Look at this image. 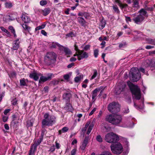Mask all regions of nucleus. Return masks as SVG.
I'll return each instance as SVG.
<instances>
[{
  "label": "nucleus",
  "instance_id": "nucleus-42",
  "mask_svg": "<svg viewBox=\"0 0 155 155\" xmlns=\"http://www.w3.org/2000/svg\"><path fill=\"white\" fill-rule=\"evenodd\" d=\"M138 2L137 0H134L133 5V7H138Z\"/></svg>",
  "mask_w": 155,
  "mask_h": 155
},
{
  "label": "nucleus",
  "instance_id": "nucleus-26",
  "mask_svg": "<svg viewBox=\"0 0 155 155\" xmlns=\"http://www.w3.org/2000/svg\"><path fill=\"white\" fill-rule=\"evenodd\" d=\"M151 61L148 59L144 61L142 65L146 67H148L151 65Z\"/></svg>",
  "mask_w": 155,
  "mask_h": 155
},
{
  "label": "nucleus",
  "instance_id": "nucleus-8",
  "mask_svg": "<svg viewBox=\"0 0 155 155\" xmlns=\"http://www.w3.org/2000/svg\"><path fill=\"white\" fill-rule=\"evenodd\" d=\"M107 108L108 110L112 113H116L120 110L119 105L114 102L110 103L108 106Z\"/></svg>",
  "mask_w": 155,
  "mask_h": 155
},
{
  "label": "nucleus",
  "instance_id": "nucleus-64",
  "mask_svg": "<svg viewBox=\"0 0 155 155\" xmlns=\"http://www.w3.org/2000/svg\"><path fill=\"white\" fill-rule=\"evenodd\" d=\"M8 119V117L6 116H4L3 117L2 120L4 122L7 121Z\"/></svg>",
  "mask_w": 155,
  "mask_h": 155
},
{
  "label": "nucleus",
  "instance_id": "nucleus-11",
  "mask_svg": "<svg viewBox=\"0 0 155 155\" xmlns=\"http://www.w3.org/2000/svg\"><path fill=\"white\" fill-rule=\"evenodd\" d=\"M20 43L19 38H17L12 43V47L11 48L12 50V51L17 50L19 47Z\"/></svg>",
  "mask_w": 155,
  "mask_h": 155
},
{
  "label": "nucleus",
  "instance_id": "nucleus-3",
  "mask_svg": "<svg viewBox=\"0 0 155 155\" xmlns=\"http://www.w3.org/2000/svg\"><path fill=\"white\" fill-rule=\"evenodd\" d=\"M122 119L121 116L119 115L110 114L107 115L105 117L106 121L114 125H117L120 124Z\"/></svg>",
  "mask_w": 155,
  "mask_h": 155
},
{
  "label": "nucleus",
  "instance_id": "nucleus-49",
  "mask_svg": "<svg viewBox=\"0 0 155 155\" xmlns=\"http://www.w3.org/2000/svg\"><path fill=\"white\" fill-rule=\"evenodd\" d=\"M64 79L66 80H68L70 78V76L68 74H65L63 76Z\"/></svg>",
  "mask_w": 155,
  "mask_h": 155
},
{
  "label": "nucleus",
  "instance_id": "nucleus-37",
  "mask_svg": "<svg viewBox=\"0 0 155 155\" xmlns=\"http://www.w3.org/2000/svg\"><path fill=\"white\" fill-rule=\"evenodd\" d=\"M46 25L45 24H42L41 26H39L36 27L35 29V31H38L39 30L43 29L45 28Z\"/></svg>",
  "mask_w": 155,
  "mask_h": 155
},
{
  "label": "nucleus",
  "instance_id": "nucleus-28",
  "mask_svg": "<svg viewBox=\"0 0 155 155\" xmlns=\"http://www.w3.org/2000/svg\"><path fill=\"white\" fill-rule=\"evenodd\" d=\"M106 24L105 21L104 20H102L100 24L99 25V28L101 29H103L105 26Z\"/></svg>",
  "mask_w": 155,
  "mask_h": 155
},
{
  "label": "nucleus",
  "instance_id": "nucleus-44",
  "mask_svg": "<svg viewBox=\"0 0 155 155\" xmlns=\"http://www.w3.org/2000/svg\"><path fill=\"white\" fill-rule=\"evenodd\" d=\"M40 5L41 6H44L47 4V2L45 0L41 1L40 2Z\"/></svg>",
  "mask_w": 155,
  "mask_h": 155
},
{
  "label": "nucleus",
  "instance_id": "nucleus-1",
  "mask_svg": "<svg viewBox=\"0 0 155 155\" xmlns=\"http://www.w3.org/2000/svg\"><path fill=\"white\" fill-rule=\"evenodd\" d=\"M44 119L41 121L42 128H45L46 127L52 126L55 122L56 118L53 115L50 116L48 113H45L44 115Z\"/></svg>",
  "mask_w": 155,
  "mask_h": 155
},
{
  "label": "nucleus",
  "instance_id": "nucleus-52",
  "mask_svg": "<svg viewBox=\"0 0 155 155\" xmlns=\"http://www.w3.org/2000/svg\"><path fill=\"white\" fill-rule=\"evenodd\" d=\"M7 8H11L12 7V5L11 3H7L5 4Z\"/></svg>",
  "mask_w": 155,
  "mask_h": 155
},
{
  "label": "nucleus",
  "instance_id": "nucleus-54",
  "mask_svg": "<svg viewBox=\"0 0 155 155\" xmlns=\"http://www.w3.org/2000/svg\"><path fill=\"white\" fill-rule=\"evenodd\" d=\"M90 46L89 45H85L83 49L85 51H87L90 49Z\"/></svg>",
  "mask_w": 155,
  "mask_h": 155
},
{
  "label": "nucleus",
  "instance_id": "nucleus-10",
  "mask_svg": "<svg viewBox=\"0 0 155 155\" xmlns=\"http://www.w3.org/2000/svg\"><path fill=\"white\" fill-rule=\"evenodd\" d=\"M72 95L70 91H66L63 94L62 98L66 102H69Z\"/></svg>",
  "mask_w": 155,
  "mask_h": 155
},
{
  "label": "nucleus",
  "instance_id": "nucleus-2",
  "mask_svg": "<svg viewBox=\"0 0 155 155\" xmlns=\"http://www.w3.org/2000/svg\"><path fill=\"white\" fill-rule=\"evenodd\" d=\"M57 57V54L54 52H48L44 56V62L48 66L54 64L56 61Z\"/></svg>",
  "mask_w": 155,
  "mask_h": 155
},
{
  "label": "nucleus",
  "instance_id": "nucleus-46",
  "mask_svg": "<svg viewBox=\"0 0 155 155\" xmlns=\"http://www.w3.org/2000/svg\"><path fill=\"white\" fill-rule=\"evenodd\" d=\"M125 20L127 23H128L129 22L131 21V19L129 17L126 16H125Z\"/></svg>",
  "mask_w": 155,
  "mask_h": 155
},
{
  "label": "nucleus",
  "instance_id": "nucleus-38",
  "mask_svg": "<svg viewBox=\"0 0 155 155\" xmlns=\"http://www.w3.org/2000/svg\"><path fill=\"white\" fill-rule=\"evenodd\" d=\"M94 125L92 124H91L89 127L87 134L88 135L91 132V131L92 128H93Z\"/></svg>",
  "mask_w": 155,
  "mask_h": 155
},
{
  "label": "nucleus",
  "instance_id": "nucleus-30",
  "mask_svg": "<svg viewBox=\"0 0 155 155\" xmlns=\"http://www.w3.org/2000/svg\"><path fill=\"white\" fill-rule=\"evenodd\" d=\"M112 8L114 10V12L117 14H120V11L117 5H113L112 6Z\"/></svg>",
  "mask_w": 155,
  "mask_h": 155
},
{
  "label": "nucleus",
  "instance_id": "nucleus-5",
  "mask_svg": "<svg viewBox=\"0 0 155 155\" xmlns=\"http://www.w3.org/2000/svg\"><path fill=\"white\" fill-rule=\"evenodd\" d=\"M129 76L133 82H136L139 80L141 77V74L138 68H131L129 73Z\"/></svg>",
  "mask_w": 155,
  "mask_h": 155
},
{
  "label": "nucleus",
  "instance_id": "nucleus-24",
  "mask_svg": "<svg viewBox=\"0 0 155 155\" xmlns=\"http://www.w3.org/2000/svg\"><path fill=\"white\" fill-rule=\"evenodd\" d=\"M100 88H97L95 89L92 92V99H94L97 95V93L101 90Z\"/></svg>",
  "mask_w": 155,
  "mask_h": 155
},
{
  "label": "nucleus",
  "instance_id": "nucleus-58",
  "mask_svg": "<svg viewBox=\"0 0 155 155\" xmlns=\"http://www.w3.org/2000/svg\"><path fill=\"white\" fill-rule=\"evenodd\" d=\"M76 149H73L71 151V155H75L76 153Z\"/></svg>",
  "mask_w": 155,
  "mask_h": 155
},
{
  "label": "nucleus",
  "instance_id": "nucleus-23",
  "mask_svg": "<svg viewBox=\"0 0 155 155\" xmlns=\"http://www.w3.org/2000/svg\"><path fill=\"white\" fill-rule=\"evenodd\" d=\"M21 18L25 23L29 22L30 20V18L27 15L25 14L22 15Z\"/></svg>",
  "mask_w": 155,
  "mask_h": 155
},
{
  "label": "nucleus",
  "instance_id": "nucleus-45",
  "mask_svg": "<svg viewBox=\"0 0 155 155\" xmlns=\"http://www.w3.org/2000/svg\"><path fill=\"white\" fill-rule=\"evenodd\" d=\"M98 54V50L96 49L94 50V55L95 58L97 57Z\"/></svg>",
  "mask_w": 155,
  "mask_h": 155
},
{
  "label": "nucleus",
  "instance_id": "nucleus-62",
  "mask_svg": "<svg viewBox=\"0 0 155 155\" xmlns=\"http://www.w3.org/2000/svg\"><path fill=\"white\" fill-rule=\"evenodd\" d=\"M114 2L118 4V5L119 6H120L121 4L122 3L119 0H115Z\"/></svg>",
  "mask_w": 155,
  "mask_h": 155
},
{
  "label": "nucleus",
  "instance_id": "nucleus-61",
  "mask_svg": "<svg viewBox=\"0 0 155 155\" xmlns=\"http://www.w3.org/2000/svg\"><path fill=\"white\" fill-rule=\"evenodd\" d=\"M11 110L10 109H7L5 110L4 112V113L5 115H6Z\"/></svg>",
  "mask_w": 155,
  "mask_h": 155
},
{
  "label": "nucleus",
  "instance_id": "nucleus-13",
  "mask_svg": "<svg viewBox=\"0 0 155 155\" xmlns=\"http://www.w3.org/2000/svg\"><path fill=\"white\" fill-rule=\"evenodd\" d=\"M144 19L143 17L138 15L136 17L133 18V20L135 23L137 24H140Z\"/></svg>",
  "mask_w": 155,
  "mask_h": 155
},
{
  "label": "nucleus",
  "instance_id": "nucleus-15",
  "mask_svg": "<svg viewBox=\"0 0 155 155\" xmlns=\"http://www.w3.org/2000/svg\"><path fill=\"white\" fill-rule=\"evenodd\" d=\"M53 74L51 73L48 74L47 77L41 76L40 77L39 80V82H44L48 80H50L52 78Z\"/></svg>",
  "mask_w": 155,
  "mask_h": 155
},
{
  "label": "nucleus",
  "instance_id": "nucleus-32",
  "mask_svg": "<svg viewBox=\"0 0 155 155\" xmlns=\"http://www.w3.org/2000/svg\"><path fill=\"white\" fill-rule=\"evenodd\" d=\"M146 41L148 44L155 45V40L149 38L146 39Z\"/></svg>",
  "mask_w": 155,
  "mask_h": 155
},
{
  "label": "nucleus",
  "instance_id": "nucleus-12",
  "mask_svg": "<svg viewBox=\"0 0 155 155\" xmlns=\"http://www.w3.org/2000/svg\"><path fill=\"white\" fill-rule=\"evenodd\" d=\"M88 53L84 51L81 50L78 52V60L79 61L84 58H86L88 57Z\"/></svg>",
  "mask_w": 155,
  "mask_h": 155
},
{
  "label": "nucleus",
  "instance_id": "nucleus-22",
  "mask_svg": "<svg viewBox=\"0 0 155 155\" xmlns=\"http://www.w3.org/2000/svg\"><path fill=\"white\" fill-rule=\"evenodd\" d=\"M62 46L58 42H53L51 44L50 48H55L58 47L59 48V50H60L61 49Z\"/></svg>",
  "mask_w": 155,
  "mask_h": 155
},
{
  "label": "nucleus",
  "instance_id": "nucleus-51",
  "mask_svg": "<svg viewBox=\"0 0 155 155\" xmlns=\"http://www.w3.org/2000/svg\"><path fill=\"white\" fill-rule=\"evenodd\" d=\"M128 6V5L127 4H123L122 3L121 4V5L119 7H120L121 9H123V8L126 7Z\"/></svg>",
  "mask_w": 155,
  "mask_h": 155
},
{
  "label": "nucleus",
  "instance_id": "nucleus-6",
  "mask_svg": "<svg viewBox=\"0 0 155 155\" xmlns=\"http://www.w3.org/2000/svg\"><path fill=\"white\" fill-rule=\"evenodd\" d=\"M104 139L107 142L110 143H116L119 140L118 135L113 132H110L106 134Z\"/></svg>",
  "mask_w": 155,
  "mask_h": 155
},
{
  "label": "nucleus",
  "instance_id": "nucleus-33",
  "mask_svg": "<svg viewBox=\"0 0 155 155\" xmlns=\"http://www.w3.org/2000/svg\"><path fill=\"white\" fill-rule=\"evenodd\" d=\"M23 28L26 31L29 32L31 28L26 24H23L22 25Z\"/></svg>",
  "mask_w": 155,
  "mask_h": 155
},
{
  "label": "nucleus",
  "instance_id": "nucleus-17",
  "mask_svg": "<svg viewBox=\"0 0 155 155\" xmlns=\"http://www.w3.org/2000/svg\"><path fill=\"white\" fill-rule=\"evenodd\" d=\"M60 50L61 51H63L66 55H70L72 54L71 51L69 48L63 46H62L61 49H60Z\"/></svg>",
  "mask_w": 155,
  "mask_h": 155
},
{
  "label": "nucleus",
  "instance_id": "nucleus-56",
  "mask_svg": "<svg viewBox=\"0 0 155 155\" xmlns=\"http://www.w3.org/2000/svg\"><path fill=\"white\" fill-rule=\"evenodd\" d=\"M55 150V147L53 145L51 147L49 151L51 152H53Z\"/></svg>",
  "mask_w": 155,
  "mask_h": 155
},
{
  "label": "nucleus",
  "instance_id": "nucleus-20",
  "mask_svg": "<svg viewBox=\"0 0 155 155\" xmlns=\"http://www.w3.org/2000/svg\"><path fill=\"white\" fill-rule=\"evenodd\" d=\"M68 102H67L66 103V105L64 108L65 110L68 111L72 112L74 110L71 104Z\"/></svg>",
  "mask_w": 155,
  "mask_h": 155
},
{
  "label": "nucleus",
  "instance_id": "nucleus-29",
  "mask_svg": "<svg viewBox=\"0 0 155 155\" xmlns=\"http://www.w3.org/2000/svg\"><path fill=\"white\" fill-rule=\"evenodd\" d=\"M20 84L21 86H27V84L25 81L24 78H22L20 80Z\"/></svg>",
  "mask_w": 155,
  "mask_h": 155
},
{
  "label": "nucleus",
  "instance_id": "nucleus-60",
  "mask_svg": "<svg viewBox=\"0 0 155 155\" xmlns=\"http://www.w3.org/2000/svg\"><path fill=\"white\" fill-rule=\"evenodd\" d=\"M105 44H106L105 41H102V43L101 44V45H102V46L101 47V48H104V46H105Z\"/></svg>",
  "mask_w": 155,
  "mask_h": 155
},
{
  "label": "nucleus",
  "instance_id": "nucleus-59",
  "mask_svg": "<svg viewBox=\"0 0 155 155\" xmlns=\"http://www.w3.org/2000/svg\"><path fill=\"white\" fill-rule=\"evenodd\" d=\"M90 124V122H88L86 123V124L85 125L84 128V131L86 130L87 128L89 126Z\"/></svg>",
  "mask_w": 155,
  "mask_h": 155
},
{
  "label": "nucleus",
  "instance_id": "nucleus-63",
  "mask_svg": "<svg viewBox=\"0 0 155 155\" xmlns=\"http://www.w3.org/2000/svg\"><path fill=\"white\" fill-rule=\"evenodd\" d=\"M138 71H139V72L141 71V72L145 74V69L143 68H139V69H138Z\"/></svg>",
  "mask_w": 155,
  "mask_h": 155
},
{
  "label": "nucleus",
  "instance_id": "nucleus-14",
  "mask_svg": "<svg viewBox=\"0 0 155 155\" xmlns=\"http://www.w3.org/2000/svg\"><path fill=\"white\" fill-rule=\"evenodd\" d=\"M41 75L40 73L34 72L30 74L29 77L31 78H33L35 81H37Z\"/></svg>",
  "mask_w": 155,
  "mask_h": 155
},
{
  "label": "nucleus",
  "instance_id": "nucleus-7",
  "mask_svg": "<svg viewBox=\"0 0 155 155\" xmlns=\"http://www.w3.org/2000/svg\"><path fill=\"white\" fill-rule=\"evenodd\" d=\"M110 148L112 153L117 154H120L123 151L122 146L119 143L115 144H112L110 146Z\"/></svg>",
  "mask_w": 155,
  "mask_h": 155
},
{
  "label": "nucleus",
  "instance_id": "nucleus-50",
  "mask_svg": "<svg viewBox=\"0 0 155 155\" xmlns=\"http://www.w3.org/2000/svg\"><path fill=\"white\" fill-rule=\"evenodd\" d=\"M8 29L11 30L12 33H14V32L15 31V29L12 26H10L8 27Z\"/></svg>",
  "mask_w": 155,
  "mask_h": 155
},
{
  "label": "nucleus",
  "instance_id": "nucleus-47",
  "mask_svg": "<svg viewBox=\"0 0 155 155\" xmlns=\"http://www.w3.org/2000/svg\"><path fill=\"white\" fill-rule=\"evenodd\" d=\"M100 155H112L110 152L108 151H105L103 152Z\"/></svg>",
  "mask_w": 155,
  "mask_h": 155
},
{
  "label": "nucleus",
  "instance_id": "nucleus-48",
  "mask_svg": "<svg viewBox=\"0 0 155 155\" xmlns=\"http://www.w3.org/2000/svg\"><path fill=\"white\" fill-rule=\"evenodd\" d=\"M84 16L86 19L88 18L90 16V14L87 12H84Z\"/></svg>",
  "mask_w": 155,
  "mask_h": 155
},
{
  "label": "nucleus",
  "instance_id": "nucleus-4",
  "mask_svg": "<svg viewBox=\"0 0 155 155\" xmlns=\"http://www.w3.org/2000/svg\"><path fill=\"white\" fill-rule=\"evenodd\" d=\"M127 84L129 87L134 97L137 100H139L141 98V93L140 88L136 85H134L129 81L127 82Z\"/></svg>",
  "mask_w": 155,
  "mask_h": 155
},
{
  "label": "nucleus",
  "instance_id": "nucleus-27",
  "mask_svg": "<svg viewBox=\"0 0 155 155\" xmlns=\"http://www.w3.org/2000/svg\"><path fill=\"white\" fill-rule=\"evenodd\" d=\"M37 145L34 144L31 147L29 150L30 153H33L36 150L37 147Z\"/></svg>",
  "mask_w": 155,
  "mask_h": 155
},
{
  "label": "nucleus",
  "instance_id": "nucleus-39",
  "mask_svg": "<svg viewBox=\"0 0 155 155\" xmlns=\"http://www.w3.org/2000/svg\"><path fill=\"white\" fill-rule=\"evenodd\" d=\"M42 140H43L42 138H39L37 141H35V142L34 144L37 145V146L38 145L40 144Z\"/></svg>",
  "mask_w": 155,
  "mask_h": 155
},
{
  "label": "nucleus",
  "instance_id": "nucleus-16",
  "mask_svg": "<svg viewBox=\"0 0 155 155\" xmlns=\"http://www.w3.org/2000/svg\"><path fill=\"white\" fill-rule=\"evenodd\" d=\"M89 136H86L85 138L82 143L81 145L80 146V148L81 150H84L85 147L88 143V141L89 140Z\"/></svg>",
  "mask_w": 155,
  "mask_h": 155
},
{
  "label": "nucleus",
  "instance_id": "nucleus-9",
  "mask_svg": "<svg viewBox=\"0 0 155 155\" xmlns=\"http://www.w3.org/2000/svg\"><path fill=\"white\" fill-rule=\"evenodd\" d=\"M125 86L126 85L124 83H118L115 90L116 94H119L121 92L124 90Z\"/></svg>",
  "mask_w": 155,
  "mask_h": 155
},
{
  "label": "nucleus",
  "instance_id": "nucleus-36",
  "mask_svg": "<svg viewBox=\"0 0 155 155\" xmlns=\"http://www.w3.org/2000/svg\"><path fill=\"white\" fill-rule=\"evenodd\" d=\"M66 36L68 37H72L75 36L74 32L73 31H71L69 33L67 34Z\"/></svg>",
  "mask_w": 155,
  "mask_h": 155
},
{
  "label": "nucleus",
  "instance_id": "nucleus-40",
  "mask_svg": "<svg viewBox=\"0 0 155 155\" xmlns=\"http://www.w3.org/2000/svg\"><path fill=\"white\" fill-rule=\"evenodd\" d=\"M81 75H80L79 76L76 77L74 78V81L76 83L79 82L81 80Z\"/></svg>",
  "mask_w": 155,
  "mask_h": 155
},
{
  "label": "nucleus",
  "instance_id": "nucleus-21",
  "mask_svg": "<svg viewBox=\"0 0 155 155\" xmlns=\"http://www.w3.org/2000/svg\"><path fill=\"white\" fill-rule=\"evenodd\" d=\"M77 19L78 22L82 26H84L86 25V22L83 18L78 17Z\"/></svg>",
  "mask_w": 155,
  "mask_h": 155
},
{
  "label": "nucleus",
  "instance_id": "nucleus-25",
  "mask_svg": "<svg viewBox=\"0 0 155 155\" xmlns=\"http://www.w3.org/2000/svg\"><path fill=\"white\" fill-rule=\"evenodd\" d=\"M50 12V9L49 8H47L42 10V14L45 16L47 15Z\"/></svg>",
  "mask_w": 155,
  "mask_h": 155
},
{
  "label": "nucleus",
  "instance_id": "nucleus-35",
  "mask_svg": "<svg viewBox=\"0 0 155 155\" xmlns=\"http://www.w3.org/2000/svg\"><path fill=\"white\" fill-rule=\"evenodd\" d=\"M145 10H147L150 11H152L153 10V8L152 7H148L147 5H145Z\"/></svg>",
  "mask_w": 155,
  "mask_h": 155
},
{
  "label": "nucleus",
  "instance_id": "nucleus-34",
  "mask_svg": "<svg viewBox=\"0 0 155 155\" xmlns=\"http://www.w3.org/2000/svg\"><path fill=\"white\" fill-rule=\"evenodd\" d=\"M94 74L93 75L91 76V78L90 79L91 80H92V79L94 78L97 76V71L96 69H94Z\"/></svg>",
  "mask_w": 155,
  "mask_h": 155
},
{
  "label": "nucleus",
  "instance_id": "nucleus-19",
  "mask_svg": "<svg viewBox=\"0 0 155 155\" xmlns=\"http://www.w3.org/2000/svg\"><path fill=\"white\" fill-rule=\"evenodd\" d=\"M138 13H139L140 15L144 18V19L145 17L147 18L148 16V15L147 13V12L144 8L141 9L139 11Z\"/></svg>",
  "mask_w": 155,
  "mask_h": 155
},
{
  "label": "nucleus",
  "instance_id": "nucleus-53",
  "mask_svg": "<svg viewBox=\"0 0 155 155\" xmlns=\"http://www.w3.org/2000/svg\"><path fill=\"white\" fill-rule=\"evenodd\" d=\"M74 49L76 51H77L78 53L79 52V51L81 50H79L78 48V47L76 45V44H75L74 45Z\"/></svg>",
  "mask_w": 155,
  "mask_h": 155
},
{
  "label": "nucleus",
  "instance_id": "nucleus-18",
  "mask_svg": "<svg viewBox=\"0 0 155 155\" xmlns=\"http://www.w3.org/2000/svg\"><path fill=\"white\" fill-rule=\"evenodd\" d=\"M12 16V15H6L3 18L4 21L5 22H8L11 21L15 20V17H13Z\"/></svg>",
  "mask_w": 155,
  "mask_h": 155
},
{
  "label": "nucleus",
  "instance_id": "nucleus-43",
  "mask_svg": "<svg viewBox=\"0 0 155 155\" xmlns=\"http://www.w3.org/2000/svg\"><path fill=\"white\" fill-rule=\"evenodd\" d=\"M8 75L10 77H15L16 76V73L15 71H13L8 74Z\"/></svg>",
  "mask_w": 155,
  "mask_h": 155
},
{
  "label": "nucleus",
  "instance_id": "nucleus-57",
  "mask_svg": "<svg viewBox=\"0 0 155 155\" xmlns=\"http://www.w3.org/2000/svg\"><path fill=\"white\" fill-rule=\"evenodd\" d=\"M1 29L3 31L7 34H8V33H9L8 30L3 27H1Z\"/></svg>",
  "mask_w": 155,
  "mask_h": 155
},
{
  "label": "nucleus",
  "instance_id": "nucleus-55",
  "mask_svg": "<svg viewBox=\"0 0 155 155\" xmlns=\"http://www.w3.org/2000/svg\"><path fill=\"white\" fill-rule=\"evenodd\" d=\"M96 108H94L91 111L89 114V116H91L95 112V111L96 110Z\"/></svg>",
  "mask_w": 155,
  "mask_h": 155
},
{
  "label": "nucleus",
  "instance_id": "nucleus-31",
  "mask_svg": "<svg viewBox=\"0 0 155 155\" xmlns=\"http://www.w3.org/2000/svg\"><path fill=\"white\" fill-rule=\"evenodd\" d=\"M69 129L67 127H63L61 130H59V134H61L62 133L67 132Z\"/></svg>",
  "mask_w": 155,
  "mask_h": 155
},
{
  "label": "nucleus",
  "instance_id": "nucleus-41",
  "mask_svg": "<svg viewBox=\"0 0 155 155\" xmlns=\"http://www.w3.org/2000/svg\"><path fill=\"white\" fill-rule=\"evenodd\" d=\"M96 139L97 141L99 142H102L103 141L102 138L100 135H97L96 137Z\"/></svg>",
  "mask_w": 155,
  "mask_h": 155
}]
</instances>
